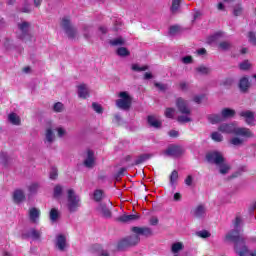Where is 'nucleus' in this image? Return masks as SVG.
Returning a JSON list of instances; mask_svg holds the SVG:
<instances>
[{
  "label": "nucleus",
  "instance_id": "23",
  "mask_svg": "<svg viewBox=\"0 0 256 256\" xmlns=\"http://www.w3.org/2000/svg\"><path fill=\"white\" fill-rule=\"evenodd\" d=\"M208 121L212 125H217V123H222L223 117L221 114H210L208 115Z\"/></svg>",
  "mask_w": 256,
  "mask_h": 256
},
{
  "label": "nucleus",
  "instance_id": "20",
  "mask_svg": "<svg viewBox=\"0 0 256 256\" xmlns=\"http://www.w3.org/2000/svg\"><path fill=\"white\" fill-rule=\"evenodd\" d=\"M24 236L29 239H33V241H37L41 239V232L39 230L30 229L27 234H24Z\"/></svg>",
  "mask_w": 256,
  "mask_h": 256
},
{
  "label": "nucleus",
  "instance_id": "43",
  "mask_svg": "<svg viewBox=\"0 0 256 256\" xmlns=\"http://www.w3.org/2000/svg\"><path fill=\"white\" fill-rule=\"evenodd\" d=\"M165 117L173 119V117H175V108H167L165 111Z\"/></svg>",
  "mask_w": 256,
  "mask_h": 256
},
{
  "label": "nucleus",
  "instance_id": "4",
  "mask_svg": "<svg viewBox=\"0 0 256 256\" xmlns=\"http://www.w3.org/2000/svg\"><path fill=\"white\" fill-rule=\"evenodd\" d=\"M176 107L182 113V116H178L177 121L179 123L191 122V108H189V103L183 100V98H178L176 100Z\"/></svg>",
  "mask_w": 256,
  "mask_h": 256
},
{
  "label": "nucleus",
  "instance_id": "34",
  "mask_svg": "<svg viewBox=\"0 0 256 256\" xmlns=\"http://www.w3.org/2000/svg\"><path fill=\"white\" fill-rule=\"evenodd\" d=\"M65 110V106L63 105V103L61 102H56L54 105H53V111L55 113H63V111Z\"/></svg>",
  "mask_w": 256,
  "mask_h": 256
},
{
  "label": "nucleus",
  "instance_id": "10",
  "mask_svg": "<svg viewBox=\"0 0 256 256\" xmlns=\"http://www.w3.org/2000/svg\"><path fill=\"white\" fill-rule=\"evenodd\" d=\"M239 115L244 119L247 125H253L255 123V113L251 110H243L239 112Z\"/></svg>",
  "mask_w": 256,
  "mask_h": 256
},
{
  "label": "nucleus",
  "instance_id": "25",
  "mask_svg": "<svg viewBox=\"0 0 256 256\" xmlns=\"http://www.w3.org/2000/svg\"><path fill=\"white\" fill-rule=\"evenodd\" d=\"M195 71L198 75H209V73H211V68L205 65H200L195 68Z\"/></svg>",
  "mask_w": 256,
  "mask_h": 256
},
{
  "label": "nucleus",
  "instance_id": "61",
  "mask_svg": "<svg viewBox=\"0 0 256 256\" xmlns=\"http://www.w3.org/2000/svg\"><path fill=\"white\" fill-rule=\"evenodd\" d=\"M173 199L174 201H179L181 199V193H175Z\"/></svg>",
  "mask_w": 256,
  "mask_h": 256
},
{
  "label": "nucleus",
  "instance_id": "19",
  "mask_svg": "<svg viewBox=\"0 0 256 256\" xmlns=\"http://www.w3.org/2000/svg\"><path fill=\"white\" fill-rule=\"evenodd\" d=\"M13 200L15 203H21L25 201V192L21 189H17L13 193Z\"/></svg>",
  "mask_w": 256,
  "mask_h": 256
},
{
  "label": "nucleus",
  "instance_id": "8",
  "mask_svg": "<svg viewBox=\"0 0 256 256\" xmlns=\"http://www.w3.org/2000/svg\"><path fill=\"white\" fill-rule=\"evenodd\" d=\"M55 247L58 251H67L69 243H67V236L64 234H58L55 239Z\"/></svg>",
  "mask_w": 256,
  "mask_h": 256
},
{
  "label": "nucleus",
  "instance_id": "32",
  "mask_svg": "<svg viewBox=\"0 0 256 256\" xmlns=\"http://www.w3.org/2000/svg\"><path fill=\"white\" fill-rule=\"evenodd\" d=\"M179 180V172L177 170H173L170 175V185H177V181Z\"/></svg>",
  "mask_w": 256,
  "mask_h": 256
},
{
  "label": "nucleus",
  "instance_id": "16",
  "mask_svg": "<svg viewBox=\"0 0 256 256\" xmlns=\"http://www.w3.org/2000/svg\"><path fill=\"white\" fill-rule=\"evenodd\" d=\"M84 165L88 168L95 167V155L93 154V151L88 150Z\"/></svg>",
  "mask_w": 256,
  "mask_h": 256
},
{
  "label": "nucleus",
  "instance_id": "56",
  "mask_svg": "<svg viewBox=\"0 0 256 256\" xmlns=\"http://www.w3.org/2000/svg\"><path fill=\"white\" fill-rule=\"evenodd\" d=\"M193 61V58L191 56H186L182 58V62L185 63L186 65L191 63Z\"/></svg>",
  "mask_w": 256,
  "mask_h": 256
},
{
  "label": "nucleus",
  "instance_id": "37",
  "mask_svg": "<svg viewBox=\"0 0 256 256\" xmlns=\"http://www.w3.org/2000/svg\"><path fill=\"white\" fill-rule=\"evenodd\" d=\"M96 256H111V255L107 250L102 249L101 246H96Z\"/></svg>",
  "mask_w": 256,
  "mask_h": 256
},
{
  "label": "nucleus",
  "instance_id": "5",
  "mask_svg": "<svg viewBox=\"0 0 256 256\" xmlns=\"http://www.w3.org/2000/svg\"><path fill=\"white\" fill-rule=\"evenodd\" d=\"M66 206L70 213H75V211L81 207V198L75 194L73 189L68 190Z\"/></svg>",
  "mask_w": 256,
  "mask_h": 256
},
{
  "label": "nucleus",
  "instance_id": "47",
  "mask_svg": "<svg viewBox=\"0 0 256 256\" xmlns=\"http://www.w3.org/2000/svg\"><path fill=\"white\" fill-rule=\"evenodd\" d=\"M197 235L202 239H207L208 237H211V234L207 230L200 231L197 233Z\"/></svg>",
  "mask_w": 256,
  "mask_h": 256
},
{
  "label": "nucleus",
  "instance_id": "52",
  "mask_svg": "<svg viewBox=\"0 0 256 256\" xmlns=\"http://www.w3.org/2000/svg\"><path fill=\"white\" fill-rule=\"evenodd\" d=\"M185 184L188 187H191V185H193V176H191V175L187 176V178L185 179Z\"/></svg>",
  "mask_w": 256,
  "mask_h": 256
},
{
  "label": "nucleus",
  "instance_id": "57",
  "mask_svg": "<svg viewBox=\"0 0 256 256\" xmlns=\"http://www.w3.org/2000/svg\"><path fill=\"white\" fill-rule=\"evenodd\" d=\"M155 87H157L160 91H165L167 89V86L162 83H155Z\"/></svg>",
  "mask_w": 256,
  "mask_h": 256
},
{
  "label": "nucleus",
  "instance_id": "2",
  "mask_svg": "<svg viewBox=\"0 0 256 256\" xmlns=\"http://www.w3.org/2000/svg\"><path fill=\"white\" fill-rule=\"evenodd\" d=\"M206 159L208 163L217 165V167L219 168V173H221V175H227V173H229V171L231 170V166L227 164L221 152H210L206 155Z\"/></svg>",
  "mask_w": 256,
  "mask_h": 256
},
{
  "label": "nucleus",
  "instance_id": "3",
  "mask_svg": "<svg viewBox=\"0 0 256 256\" xmlns=\"http://www.w3.org/2000/svg\"><path fill=\"white\" fill-rule=\"evenodd\" d=\"M133 235L123 240L124 245H137L141 241L140 235L144 237H151L153 231L149 227H132Z\"/></svg>",
  "mask_w": 256,
  "mask_h": 256
},
{
  "label": "nucleus",
  "instance_id": "13",
  "mask_svg": "<svg viewBox=\"0 0 256 256\" xmlns=\"http://www.w3.org/2000/svg\"><path fill=\"white\" fill-rule=\"evenodd\" d=\"M183 148L180 146H169L166 150V155L170 157H179V155H183Z\"/></svg>",
  "mask_w": 256,
  "mask_h": 256
},
{
  "label": "nucleus",
  "instance_id": "21",
  "mask_svg": "<svg viewBox=\"0 0 256 256\" xmlns=\"http://www.w3.org/2000/svg\"><path fill=\"white\" fill-rule=\"evenodd\" d=\"M221 117L222 120L225 121V119H231V117H235V110L230 108H224L221 111Z\"/></svg>",
  "mask_w": 256,
  "mask_h": 256
},
{
  "label": "nucleus",
  "instance_id": "31",
  "mask_svg": "<svg viewBox=\"0 0 256 256\" xmlns=\"http://www.w3.org/2000/svg\"><path fill=\"white\" fill-rule=\"evenodd\" d=\"M63 195V187L61 185H56L54 187L53 197L54 199H61Z\"/></svg>",
  "mask_w": 256,
  "mask_h": 256
},
{
  "label": "nucleus",
  "instance_id": "40",
  "mask_svg": "<svg viewBox=\"0 0 256 256\" xmlns=\"http://www.w3.org/2000/svg\"><path fill=\"white\" fill-rule=\"evenodd\" d=\"M180 5H181V0H173L172 1V6H171L172 13H175L176 11H178Z\"/></svg>",
  "mask_w": 256,
  "mask_h": 256
},
{
  "label": "nucleus",
  "instance_id": "33",
  "mask_svg": "<svg viewBox=\"0 0 256 256\" xmlns=\"http://www.w3.org/2000/svg\"><path fill=\"white\" fill-rule=\"evenodd\" d=\"M239 87H240L241 91H247L249 89V79H247L245 77L242 78L240 80Z\"/></svg>",
  "mask_w": 256,
  "mask_h": 256
},
{
  "label": "nucleus",
  "instance_id": "54",
  "mask_svg": "<svg viewBox=\"0 0 256 256\" xmlns=\"http://www.w3.org/2000/svg\"><path fill=\"white\" fill-rule=\"evenodd\" d=\"M139 219V214H130L128 215V222L129 221H137Z\"/></svg>",
  "mask_w": 256,
  "mask_h": 256
},
{
  "label": "nucleus",
  "instance_id": "15",
  "mask_svg": "<svg viewBox=\"0 0 256 256\" xmlns=\"http://www.w3.org/2000/svg\"><path fill=\"white\" fill-rule=\"evenodd\" d=\"M39 217H41V210L38 208L29 209V219L32 223H39Z\"/></svg>",
  "mask_w": 256,
  "mask_h": 256
},
{
  "label": "nucleus",
  "instance_id": "9",
  "mask_svg": "<svg viewBox=\"0 0 256 256\" xmlns=\"http://www.w3.org/2000/svg\"><path fill=\"white\" fill-rule=\"evenodd\" d=\"M61 25L63 29L65 30L68 37L73 38L75 35H77V30L75 28L71 27V20L69 18L65 17L62 19Z\"/></svg>",
  "mask_w": 256,
  "mask_h": 256
},
{
  "label": "nucleus",
  "instance_id": "64",
  "mask_svg": "<svg viewBox=\"0 0 256 256\" xmlns=\"http://www.w3.org/2000/svg\"><path fill=\"white\" fill-rule=\"evenodd\" d=\"M202 99H203V96H195L194 97V102L199 103L200 101H202Z\"/></svg>",
  "mask_w": 256,
  "mask_h": 256
},
{
  "label": "nucleus",
  "instance_id": "59",
  "mask_svg": "<svg viewBox=\"0 0 256 256\" xmlns=\"http://www.w3.org/2000/svg\"><path fill=\"white\" fill-rule=\"evenodd\" d=\"M217 9L218 11H225V5L222 2H220L217 5Z\"/></svg>",
  "mask_w": 256,
  "mask_h": 256
},
{
  "label": "nucleus",
  "instance_id": "58",
  "mask_svg": "<svg viewBox=\"0 0 256 256\" xmlns=\"http://www.w3.org/2000/svg\"><path fill=\"white\" fill-rule=\"evenodd\" d=\"M0 160L2 161V163H5V161H7V153L0 152Z\"/></svg>",
  "mask_w": 256,
  "mask_h": 256
},
{
  "label": "nucleus",
  "instance_id": "55",
  "mask_svg": "<svg viewBox=\"0 0 256 256\" xmlns=\"http://www.w3.org/2000/svg\"><path fill=\"white\" fill-rule=\"evenodd\" d=\"M119 221L122 223H129V216L128 215H122L118 218Z\"/></svg>",
  "mask_w": 256,
  "mask_h": 256
},
{
  "label": "nucleus",
  "instance_id": "51",
  "mask_svg": "<svg viewBox=\"0 0 256 256\" xmlns=\"http://www.w3.org/2000/svg\"><path fill=\"white\" fill-rule=\"evenodd\" d=\"M169 33L170 35H177L179 33V26H171Z\"/></svg>",
  "mask_w": 256,
  "mask_h": 256
},
{
  "label": "nucleus",
  "instance_id": "14",
  "mask_svg": "<svg viewBox=\"0 0 256 256\" xmlns=\"http://www.w3.org/2000/svg\"><path fill=\"white\" fill-rule=\"evenodd\" d=\"M97 211L101 217H104V219H111V210L107 208V205L103 203L99 204Z\"/></svg>",
  "mask_w": 256,
  "mask_h": 256
},
{
  "label": "nucleus",
  "instance_id": "30",
  "mask_svg": "<svg viewBox=\"0 0 256 256\" xmlns=\"http://www.w3.org/2000/svg\"><path fill=\"white\" fill-rule=\"evenodd\" d=\"M45 139L46 143H52L53 141H55V134L53 133V130L51 128L46 129Z\"/></svg>",
  "mask_w": 256,
  "mask_h": 256
},
{
  "label": "nucleus",
  "instance_id": "6",
  "mask_svg": "<svg viewBox=\"0 0 256 256\" xmlns=\"http://www.w3.org/2000/svg\"><path fill=\"white\" fill-rule=\"evenodd\" d=\"M243 223V220L241 219V217H236L235 219V222H234V230L229 232L225 239L226 241H238L239 240V237H241V234H240V227Z\"/></svg>",
  "mask_w": 256,
  "mask_h": 256
},
{
  "label": "nucleus",
  "instance_id": "60",
  "mask_svg": "<svg viewBox=\"0 0 256 256\" xmlns=\"http://www.w3.org/2000/svg\"><path fill=\"white\" fill-rule=\"evenodd\" d=\"M170 137H179V132L172 130L169 132Z\"/></svg>",
  "mask_w": 256,
  "mask_h": 256
},
{
  "label": "nucleus",
  "instance_id": "29",
  "mask_svg": "<svg viewBox=\"0 0 256 256\" xmlns=\"http://www.w3.org/2000/svg\"><path fill=\"white\" fill-rule=\"evenodd\" d=\"M8 121H10L12 125H21V118L16 113L9 114Z\"/></svg>",
  "mask_w": 256,
  "mask_h": 256
},
{
  "label": "nucleus",
  "instance_id": "12",
  "mask_svg": "<svg viewBox=\"0 0 256 256\" xmlns=\"http://www.w3.org/2000/svg\"><path fill=\"white\" fill-rule=\"evenodd\" d=\"M192 214L194 217H197V219H203V217L207 215V208H205V205L200 204L193 209Z\"/></svg>",
  "mask_w": 256,
  "mask_h": 256
},
{
  "label": "nucleus",
  "instance_id": "22",
  "mask_svg": "<svg viewBox=\"0 0 256 256\" xmlns=\"http://www.w3.org/2000/svg\"><path fill=\"white\" fill-rule=\"evenodd\" d=\"M61 217V212L57 208H52L49 213V218L52 223H57Z\"/></svg>",
  "mask_w": 256,
  "mask_h": 256
},
{
  "label": "nucleus",
  "instance_id": "41",
  "mask_svg": "<svg viewBox=\"0 0 256 256\" xmlns=\"http://www.w3.org/2000/svg\"><path fill=\"white\" fill-rule=\"evenodd\" d=\"M219 49H221V51H229V49H231V43L227 41L221 42L219 44Z\"/></svg>",
  "mask_w": 256,
  "mask_h": 256
},
{
  "label": "nucleus",
  "instance_id": "27",
  "mask_svg": "<svg viewBox=\"0 0 256 256\" xmlns=\"http://www.w3.org/2000/svg\"><path fill=\"white\" fill-rule=\"evenodd\" d=\"M184 245L182 242H175L172 244L171 246V252L174 254V255H177V253H179L180 251H183L184 249Z\"/></svg>",
  "mask_w": 256,
  "mask_h": 256
},
{
  "label": "nucleus",
  "instance_id": "42",
  "mask_svg": "<svg viewBox=\"0 0 256 256\" xmlns=\"http://www.w3.org/2000/svg\"><path fill=\"white\" fill-rule=\"evenodd\" d=\"M93 197L94 201H101L103 199V190H95Z\"/></svg>",
  "mask_w": 256,
  "mask_h": 256
},
{
  "label": "nucleus",
  "instance_id": "63",
  "mask_svg": "<svg viewBox=\"0 0 256 256\" xmlns=\"http://www.w3.org/2000/svg\"><path fill=\"white\" fill-rule=\"evenodd\" d=\"M198 55H205V53H207V50H205V48H201L199 50H197Z\"/></svg>",
  "mask_w": 256,
  "mask_h": 256
},
{
  "label": "nucleus",
  "instance_id": "48",
  "mask_svg": "<svg viewBox=\"0 0 256 256\" xmlns=\"http://www.w3.org/2000/svg\"><path fill=\"white\" fill-rule=\"evenodd\" d=\"M92 108L94 109V111L96 112V113H103V107H101V105L100 104H97V103H93L92 104Z\"/></svg>",
  "mask_w": 256,
  "mask_h": 256
},
{
  "label": "nucleus",
  "instance_id": "24",
  "mask_svg": "<svg viewBox=\"0 0 256 256\" xmlns=\"http://www.w3.org/2000/svg\"><path fill=\"white\" fill-rule=\"evenodd\" d=\"M41 185L38 182H32L27 186L28 193L30 195H36L37 191H39Z\"/></svg>",
  "mask_w": 256,
  "mask_h": 256
},
{
  "label": "nucleus",
  "instance_id": "18",
  "mask_svg": "<svg viewBox=\"0 0 256 256\" xmlns=\"http://www.w3.org/2000/svg\"><path fill=\"white\" fill-rule=\"evenodd\" d=\"M31 27V24L29 22H22L18 24V28L23 34L22 39H25L26 37H29V29Z\"/></svg>",
  "mask_w": 256,
  "mask_h": 256
},
{
  "label": "nucleus",
  "instance_id": "7",
  "mask_svg": "<svg viewBox=\"0 0 256 256\" xmlns=\"http://www.w3.org/2000/svg\"><path fill=\"white\" fill-rule=\"evenodd\" d=\"M119 99L116 101V105L119 109L127 111L131 107L132 98L128 92H120L118 95Z\"/></svg>",
  "mask_w": 256,
  "mask_h": 256
},
{
  "label": "nucleus",
  "instance_id": "28",
  "mask_svg": "<svg viewBox=\"0 0 256 256\" xmlns=\"http://www.w3.org/2000/svg\"><path fill=\"white\" fill-rule=\"evenodd\" d=\"M232 15H234V17H241V15H243V5L235 4L232 7Z\"/></svg>",
  "mask_w": 256,
  "mask_h": 256
},
{
  "label": "nucleus",
  "instance_id": "38",
  "mask_svg": "<svg viewBox=\"0 0 256 256\" xmlns=\"http://www.w3.org/2000/svg\"><path fill=\"white\" fill-rule=\"evenodd\" d=\"M58 137L63 138L65 135H67V129H65L63 126H59L55 129Z\"/></svg>",
  "mask_w": 256,
  "mask_h": 256
},
{
  "label": "nucleus",
  "instance_id": "44",
  "mask_svg": "<svg viewBox=\"0 0 256 256\" xmlns=\"http://www.w3.org/2000/svg\"><path fill=\"white\" fill-rule=\"evenodd\" d=\"M149 159L147 155H141L135 160V165H141V163H145Z\"/></svg>",
  "mask_w": 256,
  "mask_h": 256
},
{
  "label": "nucleus",
  "instance_id": "11",
  "mask_svg": "<svg viewBox=\"0 0 256 256\" xmlns=\"http://www.w3.org/2000/svg\"><path fill=\"white\" fill-rule=\"evenodd\" d=\"M239 241H241V237H239L237 241H231L232 243L235 242V252L237 253V255L239 256L249 255V249H247V246L240 245Z\"/></svg>",
  "mask_w": 256,
  "mask_h": 256
},
{
  "label": "nucleus",
  "instance_id": "50",
  "mask_svg": "<svg viewBox=\"0 0 256 256\" xmlns=\"http://www.w3.org/2000/svg\"><path fill=\"white\" fill-rule=\"evenodd\" d=\"M57 168L53 167L50 171V179L55 180L57 179Z\"/></svg>",
  "mask_w": 256,
  "mask_h": 256
},
{
  "label": "nucleus",
  "instance_id": "46",
  "mask_svg": "<svg viewBox=\"0 0 256 256\" xmlns=\"http://www.w3.org/2000/svg\"><path fill=\"white\" fill-rule=\"evenodd\" d=\"M248 39H249V43H251L252 45H256V33L255 32H249Z\"/></svg>",
  "mask_w": 256,
  "mask_h": 256
},
{
  "label": "nucleus",
  "instance_id": "35",
  "mask_svg": "<svg viewBox=\"0 0 256 256\" xmlns=\"http://www.w3.org/2000/svg\"><path fill=\"white\" fill-rule=\"evenodd\" d=\"M211 139L216 143H221V141H223V134L219 132H212Z\"/></svg>",
  "mask_w": 256,
  "mask_h": 256
},
{
  "label": "nucleus",
  "instance_id": "45",
  "mask_svg": "<svg viewBox=\"0 0 256 256\" xmlns=\"http://www.w3.org/2000/svg\"><path fill=\"white\" fill-rule=\"evenodd\" d=\"M148 67L147 66H139V64H133L132 65V71H138V72H141V71H147Z\"/></svg>",
  "mask_w": 256,
  "mask_h": 256
},
{
  "label": "nucleus",
  "instance_id": "36",
  "mask_svg": "<svg viewBox=\"0 0 256 256\" xmlns=\"http://www.w3.org/2000/svg\"><path fill=\"white\" fill-rule=\"evenodd\" d=\"M117 55H119V57H129L130 52L128 51L127 48L120 47L117 49Z\"/></svg>",
  "mask_w": 256,
  "mask_h": 256
},
{
  "label": "nucleus",
  "instance_id": "39",
  "mask_svg": "<svg viewBox=\"0 0 256 256\" xmlns=\"http://www.w3.org/2000/svg\"><path fill=\"white\" fill-rule=\"evenodd\" d=\"M124 44H125V39H123L122 37H119L110 41V45H113L114 47H117L119 45H124Z\"/></svg>",
  "mask_w": 256,
  "mask_h": 256
},
{
  "label": "nucleus",
  "instance_id": "1",
  "mask_svg": "<svg viewBox=\"0 0 256 256\" xmlns=\"http://www.w3.org/2000/svg\"><path fill=\"white\" fill-rule=\"evenodd\" d=\"M218 131L226 135H236L229 140V144L233 145V147H241L247 139L254 137L251 129L238 127L236 123H223L218 127Z\"/></svg>",
  "mask_w": 256,
  "mask_h": 256
},
{
  "label": "nucleus",
  "instance_id": "17",
  "mask_svg": "<svg viewBox=\"0 0 256 256\" xmlns=\"http://www.w3.org/2000/svg\"><path fill=\"white\" fill-rule=\"evenodd\" d=\"M78 97L80 99H87L89 97V88L85 84L78 85Z\"/></svg>",
  "mask_w": 256,
  "mask_h": 256
},
{
  "label": "nucleus",
  "instance_id": "26",
  "mask_svg": "<svg viewBox=\"0 0 256 256\" xmlns=\"http://www.w3.org/2000/svg\"><path fill=\"white\" fill-rule=\"evenodd\" d=\"M148 125L155 129H159V127H161V122L155 116H148Z\"/></svg>",
  "mask_w": 256,
  "mask_h": 256
},
{
  "label": "nucleus",
  "instance_id": "53",
  "mask_svg": "<svg viewBox=\"0 0 256 256\" xmlns=\"http://www.w3.org/2000/svg\"><path fill=\"white\" fill-rule=\"evenodd\" d=\"M89 33H91V27L90 26H85L84 27V37L86 39H89Z\"/></svg>",
  "mask_w": 256,
  "mask_h": 256
},
{
  "label": "nucleus",
  "instance_id": "49",
  "mask_svg": "<svg viewBox=\"0 0 256 256\" xmlns=\"http://www.w3.org/2000/svg\"><path fill=\"white\" fill-rule=\"evenodd\" d=\"M249 67H251V64L249 63V61H244L240 64V69H242V71H247Z\"/></svg>",
  "mask_w": 256,
  "mask_h": 256
},
{
  "label": "nucleus",
  "instance_id": "62",
  "mask_svg": "<svg viewBox=\"0 0 256 256\" xmlns=\"http://www.w3.org/2000/svg\"><path fill=\"white\" fill-rule=\"evenodd\" d=\"M150 223L151 225H157V223H159V220L156 217H154V218H151Z\"/></svg>",
  "mask_w": 256,
  "mask_h": 256
}]
</instances>
